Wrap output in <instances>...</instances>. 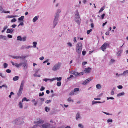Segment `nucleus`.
<instances>
[{"label":"nucleus","mask_w":128,"mask_h":128,"mask_svg":"<svg viewBox=\"0 0 128 128\" xmlns=\"http://www.w3.org/2000/svg\"><path fill=\"white\" fill-rule=\"evenodd\" d=\"M44 123V120L40 118L36 120L34 122V124H39V126L42 128H55L56 126H52L48 123L43 124Z\"/></svg>","instance_id":"obj_1"},{"label":"nucleus","mask_w":128,"mask_h":128,"mask_svg":"<svg viewBox=\"0 0 128 128\" xmlns=\"http://www.w3.org/2000/svg\"><path fill=\"white\" fill-rule=\"evenodd\" d=\"M82 45L81 43L78 42L76 46V50L77 54H81L82 50Z\"/></svg>","instance_id":"obj_2"},{"label":"nucleus","mask_w":128,"mask_h":128,"mask_svg":"<svg viewBox=\"0 0 128 128\" xmlns=\"http://www.w3.org/2000/svg\"><path fill=\"white\" fill-rule=\"evenodd\" d=\"M62 65L61 62H58L54 65L52 68V70L55 71L59 70Z\"/></svg>","instance_id":"obj_3"},{"label":"nucleus","mask_w":128,"mask_h":128,"mask_svg":"<svg viewBox=\"0 0 128 128\" xmlns=\"http://www.w3.org/2000/svg\"><path fill=\"white\" fill-rule=\"evenodd\" d=\"M75 21L78 24H80V18L79 15V14L78 12H77L75 15Z\"/></svg>","instance_id":"obj_4"},{"label":"nucleus","mask_w":128,"mask_h":128,"mask_svg":"<svg viewBox=\"0 0 128 128\" xmlns=\"http://www.w3.org/2000/svg\"><path fill=\"white\" fill-rule=\"evenodd\" d=\"M58 17L54 16V18L53 22V25L54 27L58 24Z\"/></svg>","instance_id":"obj_5"},{"label":"nucleus","mask_w":128,"mask_h":128,"mask_svg":"<svg viewBox=\"0 0 128 128\" xmlns=\"http://www.w3.org/2000/svg\"><path fill=\"white\" fill-rule=\"evenodd\" d=\"M109 46L108 44L105 42L101 47V49L102 51H104L106 49V47Z\"/></svg>","instance_id":"obj_6"},{"label":"nucleus","mask_w":128,"mask_h":128,"mask_svg":"<svg viewBox=\"0 0 128 128\" xmlns=\"http://www.w3.org/2000/svg\"><path fill=\"white\" fill-rule=\"evenodd\" d=\"M61 10L60 9L58 8L56 10L54 16L59 17L60 13L61 12Z\"/></svg>","instance_id":"obj_7"},{"label":"nucleus","mask_w":128,"mask_h":128,"mask_svg":"<svg viewBox=\"0 0 128 128\" xmlns=\"http://www.w3.org/2000/svg\"><path fill=\"white\" fill-rule=\"evenodd\" d=\"M91 68L88 67L87 68H86L84 70V72L86 73H89L91 72Z\"/></svg>","instance_id":"obj_8"},{"label":"nucleus","mask_w":128,"mask_h":128,"mask_svg":"<svg viewBox=\"0 0 128 128\" xmlns=\"http://www.w3.org/2000/svg\"><path fill=\"white\" fill-rule=\"evenodd\" d=\"M22 63H23V67H24V69H26L27 68V64L26 62V61H24V62H21Z\"/></svg>","instance_id":"obj_9"},{"label":"nucleus","mask_w":128,"mask_h":128,"mask_svg":"<svg viewBox=\"0 0 128 128\" xmlns=\"http://www.w3.org/2000/svg\"><path fill=\"white\" fill-rule=\"evenodd\" d=\"M81 118L80 116V114L79 112H78L76 115V120H78V119H80Z\"/></svg>","instance_id":"obj_10"},{"label":"nucleus","mask_w":128,"mask_h":128,"mask_svg":"<svg viewBox=\"0 0 128 128\" xmlns=\"http://www.w3.org/2000/svg\"><path fill=\"white\" fill-rule=\"evenodd\" d=\"M20 124H22L24 122V119L22 118H17Z\"/></svg>","instance_id":"obj_11"},{"label":"nucleus","mask_w":128,"mask_h":128,"mask_svg":"<svg viewBox=\"0 0 128 128\" xmlns=\"http://www.w3.org/2000/svg\"><path fill=\"white\" fill-rule=\"evenodd\" d=\"M12 123L14 125H17L20 124L17 118L13 121L12 122Z\"/></svg>","instance_id":"obj_12"},{"label":"nucleus","mask_w":128,"mask_h":128,"mask_svg":"<svg viewBox=\"0 0 128 128\" xmlns=\"http://www.w3.org/2000/svg\"><path fill=\"white\" fill-rule=\"evenodd\" d=\"M91 80H92L90 78H88V79H86V80L82 82V84H85L91 81Z\"/></svg>","instance_id":"obj_13"},{"label":"nucleus","mask_w":128,"mask_h":128,"mask_svg":"<svg viewBox=\"0 0 128 128\" xmlns=\"http://www.w3.org/2000/svg\"><path fill=\"white\" fill-rule=\"evenodd\" d=\"M23 89V88L20 87L17 94L18 96H20L21 94L22 91Z\"/></svg>","instance_id":"obj_14"},{"label":"nucleus","mask_w":128,"mask_h":128,"mask_svg":"<svg viewBox=\"0 0 128 128\" xmlns=\"http://www.w3.org/2000/svg\"><path fill=\"white\" fill-rule=\"evenodd\" d=\"M105 102V101H104L103 102H99V101H96L94 100H93L92 102V105H93L94 104H96L97 103H104V102Z\"/></svg>","instance_id":"obj_15"},{"label":"nucleus","mask_w":128,"mask_h":128,"mask_svg":"<svg viewBox=\"0 0 128 128\" xmlns=\"http://www.w3.org/2000/svg\"><path fill=\"white\" fill-rule=\"evenodd\" d=\"M7 39V38L6 36L0 35V39H2L4 40H6Z\"/></svg>","instance_id":"obj_16"},{"label":"nucleus","mask_w":128,"mask_h":128,"mask_svg":"<svg viewBox=\"0 0 128 128\" xmlns=\"http://www.w3.org/2000/svg\"><path fill=\"white\" fill-rule=\"evenodd\" d=\"M122 50H120L119 51L117 52L116 54V56H120V54L122 52Z\"/></svg>","instance_id":"obj_17"},{"label":"nucleus","mask_w":128,"mask_h":128,"mask_svg":"<svg viewBox=\"0 0 128 128\" xmlns=\"http://www.w3.org/2000/svg\"><path fill=\"white\" fill-rule=\"evenodd\" d=\"M14 31V29L13 28H12L11 29H10L8 28L7 30L6 33H10V32H12Z\"/></svg>","instance_id":"obj_18"},{"label":"nucleus","mask_w":128,"mask_h":128,"mask_svg":"<svg viewBox=\"0 0 128 128\" xmlns=\"http://www.w3.org/2000/svg\"><path fill=\"white\" fill-rule=\"evenodd\" d=\"M23 64V63H20L19 64H18L17 63H15V66L17 68H18L20 66H22Z\"/></svg>","instance_id":"obj_19"},{"label":"nucleus","mask_w":128,"mask_h":128,"mask_svg":"<svg viewBox=\"0 0 128 128\" xmlns=\"http://www.w3.org/2000/svg\"><path fill=\"white\" fill-rule=\"evenodd\" d=\"M122 74L124 76H126V75L128 74V70L124 71Z\"/></svg>","instance_id":"obj_20"},{"label":"nucleus","mask_w":128,"mask_h":128,"mask_svg":"<svg viewBox=\"0 0 128 128\" xmlns=\"http://www.w3.org/2000/svg\"><path fill=\"white\" fill-rule=\"evenodd\" d=\"M38 16H35L33 19L32 21L34 22H35L38 19Z\"/></svg>","instance_id":"obj_21"},{"label":"nucleus","mask_w":128,"mask_h":128,"mask_svg":"<svg viewBox=\"0 0 128 128\" xmlns=\"http://www.w3.org/2000/svg\"><path fill=\"white\" fill-rule=\"evenodd\" d=\"M25 83V82L24 80H23L21 82V84L20 87L23 88L24 84Z\"/></svg>","instance_id":"obj_22"},{"label":"nucleus","mask_w":128,"mask_h":128,"mask_svg":"<svg viewBox=\"0 0 128 128\" xmlns=\"http://www.w3.org/2000/svg\"><path fill=\"white\" fill-rule=\"evenodd\" d=\"M124 92H122L118 94L117 96L118 97H120L121 96L124 95Z\"/></svg>","instance_id":"obj_23"},{"label":"nucleus","mask_w":128,"mask_h":128,"mask_svg":"<svg viewBox=\"0 0 128 128\" xmlns=\"http://www.w3.org/2000/svg\"><path fill=\"white\" fill-rule=\"evenodd\" d=\"M73 77V76L72 75H71L70 76L68 77L67 79L66 80V82H68V80H70L72 79V78Z\"/></svg>","instance_id":"obj_24"},{"label":"nucleus","mask_w":128,"mask_h":128,"mask_svg":"<svg viewBox=\"0 0 128 128\" xmlns=\"http://www.w3.org/2000/svg\"><path fill=\"white\" fill-rule=\"evenodd\" d=\"M96 88L97 89H100L101 88V85L99 84H96Z\"/></svg>","instance_id":"obj_25"},{"label":"nucleus","mask_w":128,"mask_h":128,"mask_svg":"<svg viewBox=\"0 0 128 128\" xmlns=\"http://www.w3.org/2000/svg\"><path fill=\"white\" fill-rule=\"evenodd\" d=\"M19 77L18 76H16L14 77L13 78V80L14 81H16L18 79Z\"/></svg>","instance_id":"obj_26"},{"label":"nucleus","mask_w":128,"mask_h":128,"mask_svg":"<svg viewBox=\"0 0 128 128\" xmlns=\"http://www.w3.org/2000/svg\"><path fill=\"white\" fill-rule=\"evenodd\" d=\"M17 16L16 15H11V16H7L6 17V18H13L16 17Z\"/></svg>","instance_id":"obj_27"},{"label":"nucleus","mask_w":128,"mask_h":128,"mask_svg":"<svg viewBox=\"0 0 128 128\" xmlns=\"http://www.w3.org/2000/svg\"><path fill=\"white\" fill-rule=\"evenodd\" d=\"M26 57L25 56H24V55H22V56H19V59L20 58V59H23L24 58H25Z\"/></svg>","instance_id":"obj_28"},{"label":"nucleus","mask_w":128,"mask_h":128,"mask_svg":"<svg viewBox=\"0 0 128 128\" xmlns=\"http://www.w3.org/2000/svg\"><path fill=\"white\" fill-rule=\"evenodd\" d=\"M18 106L20 108H23L22 104L21 102H20L19 103Z\"/></svg>","instance_id":"obj_29"},{"label":"nucleus","mask_w":128,"mask_h":128,"mask_svg":"<svg viewBox=\"0 0 128 128\" xmlns=\"http://www.w3.org/2000/svg\"><path fill=\"white\" fill-rule=\"evenodd\" d=\"M17 39L18 40L21 41L22 40V38L20 36H18L17 37Z\"/></svg>","instance_id":"obj_30"},{"label":"nucleus","mask_w":128,"mask_h":128,"mask_svg":"<svg viewBox=\"0 0 128 128\" xmlns=\"http://www.w3.org/2000/svg\"><path fill=\"white\" fill-rule=\"evenodd\" d=\"M104 8H105V7L104 6H103L101 8H100V10L99 11L98 13H100V12H102V11H103L104 10Z\"/></svg>","instance_id":"obj_31"},{"label":"nucleus","mask_w":128,"mask_h":128,"mask_svg":"<svg viewBox=\"0 0 128 128\" xmlns=\"http://www.w3.org/2000/svg\"><path fill=\"white\" fill-rule=\"evenodd\" d=\"M32 102L34 103V105L35 106H36V102L35 99H33L32 100Z\"/></svg>","instance_id":"obj_32"},{"label":"nucleus","mask_w":128,"mask_h":128,"mask_svg":"<svg viewBox=\"0 0 128 128\" xmlns=\"http://www.w3.org/2000/svg\"><path fill=\"white\" fill-rule=\"evenodd\" d=\"M33 46H23L22 47H23V49H26V48H30L32 47Z\"/></svg>","instance_id":"obj_33"},{"label":"nucleus","mask_w":128,"mask_h":128,"mask_svg":"<svg viewBox=\"0 0 128 128\" xmlns=\"http://www.w3.org/2000/svg\"><path fill=\"white\" fill-rule=\"evenodd\" d=\"M45 110L46 112H48L50 110V109L49 108L46 107L45 108Z\"/></svg>","instance_id":"obj_34"},{"label":"nucleus","mask_w":128,"mask_h":128,"mask_svg":"<svg viewBox=\"0 0 128 128\" xmlns=\"http://www.w3.org/2000/svg\"><path fill=\"white\" fill-rule=\"evenodd\" d=\"M78 126L80 128H84V126L81 124H78Z\"/></svg>","instance_id":"obj_35"},{"label":"nucleus","mask_w":128,"mask_h":128,"mask_svg":"<svg viewBox=\"0 0 128 128\" xmlns=\"http://www.w3.org/2000/svg\"><path fill=\"white\" fill-rule=\"evenodd\" d=\"M4 12V11L2 7L1 6H0V12L1 13H3Z\"/></svg>","instance_id":"obj_36"},{"label":"nucleus","mask_w":128,"mask_h":128,"mask_svg":"<svg viewBox=\"0 0 128 128\" xmlns=\"http://www.w3.org/2000/svg\"><path fill=\"white\" fill-rule=\"evenodd\" d=\"M24 16H22L21 17L19 18H18V20H23L24 19Z\"/></svg>","instance_id":"obj_37"},{"label":"nucleus","mask_w":128,"mask_h":128,"mask_svg":"<svg viewBox=\"0 0 128 128\" xmlns=\"http://www.w3.org/2000/svg\"><path fill=\"white\" fill-rule=\"evenodd\" d=\"M56 80L58 81H60L62 80V78L61 77L59 78H55Z\"/></svg>","instance_id":"obj_38"},{"label":"nucleus","mask_w":128,"mask_h":128,"mask_svg":"<svg viewBox=\"0 0 128 128\" xmlns=\"http://www.w3.org/2000/svg\"><path fill=\"white\" fill-rule=\"evenodd\" d=\"M68 102H74L73 100H72L71 98L70 97L68 98Z\"/></svg>","instance_id":"obj_39"},{"label":"nucleus","mask_w":128,"mask_h":128,"mask_svg":"<svg viewBox=\"0 0 128 128\" xmlns=\"http://www.w3.org/2000/svg\"><path fill=\"white\" fill-rule=\"evenodd\" d=\"M12 58L14 59H19V56H12Z\"/></svg>","instance_id":"obj_40"},{"label":"nucleus","mask_w":128,"mask_h":128,"mask_svg":"<svg viewBox=\"0 0 128 128\" xmlns=\"http://www.w3.org/2000/svg\"><path fill=\"white\" fill-rule=\"evenodd\" d=\"M61 82H58L57 83V85L58 86H60L61 85Z\"/></svg>","instance_id":"obj_41"},{"label":"nucleus","mask_w":128,"mask_h":128,"mask_svg":"<svg viewBox=\"0 0 128 128\" xmlns=\"http://www.w3.org/2000/svg\"><path fill=\"white\" fill-rule=\"evenodd\" d=\"M33 46L35 48L36 46V44H37V42H33Z\"/></svg>","instance_id":"obj_42"},{"label":"nucleus","mask_w":128,"mask_h":128,"mask_svg":"<svg viewBox=\"0 0 128 128\" xmlns=\"http://www.w3.org/2000/svg\"><path fill=\"white\" fill-rule=\"evenodd\" d=\"M72 74H73L74 75L76 76L78 75V73L76 72H74L72 73Z\"/></svg>","instance_id":"obj_43"},{"label":"nucleus","mask_w":128,"mask_h":128,"mask_svg":"<svg viewBox=\"0 0 128 128\" xmlns=\"http://www.w3.org/2000/svg\"><path fill=\"white\" fill-rule=\"evenodd\" d=\"M35 124L32 127L33 128H37L38 126H39V124Z\"/></svg>","instance_id":"obj_44"},{"label":"nucleus","mask_w":128,"mask_h":128,"mask_svg":"<svg viewBox=\"0 0 128 128\" xmlns=\"http://www.w3.org/2000/svg\"><path fill=\"white\" fill-rule=\"evenodd\" d=\"M92 31V29H90V30H88L87 31V33L88 34H89L90 32H91Z\"/></svg>","instance_id":"obj_45"},{"label":"nucleus","mask_w":128,"mask_h":128,"mask_svg":"<svg viewBox=\"0 0 128 128\" xmlns=\"http://www.w3.org/2000/svg\"><path fill=\"white\" fill-rule=\"evenodd\" d=\"M16 19L15 18H14L11 20V22H16Z\"/></svg>","instance_id":"obj_46"},{"label":"nucleus","mask_w":128,"mask_h":128,"mask_svg":"<svg viewBox=\"0 0 128 128\" xmlns=\"http://www.w3.org/2000/svg\"><path fill=\"white\" fill-rule=\"evenodd\" d=\"M8 64L6 63H4V68H6L8 66Z\"/></svg>","instance_id":"obj_47"},{"label":"nucleus","mask_w":128,"mask_h":128,"mask_svg":"<svg viewBox=\"0 0 128 128\" xmlns=\"http://www.w3.org/2000/svg\"><path fill=\"white\" fill-rule=\"evenodd\" d=\"M51 102V100H46L45 102L46 103L48 104L49 103H50Z\"/></svg>","instance_id":"obj_48"},{"label":"nucleus","mask_w":128,"mask_h":128,"mask_svg":"<svg viewBox=\"0 0 128 128\" xmlns=\"http://www.w3.org/2000/svg\"><path fill=\"white\" fill-rule=\"evenodd\" d=\"M79 90V88H75L74 89V92H76L77 91H78Z\"/></svg>","instance_id":"obj_49"},{"label":"nucleus","mask_w":128,"mask_h":128,"mask_svg":"<svg viewBox=\"0 0 128 128\" xmlns=\"http://www.w3.org/2000/svg\"><path fill=\"white\" fill-rule=\"evenodd\" d=\"M103 112V113H104V114H105L106 115H112V114H109V113L106 112Z\"/></svg>","instance_id":"obj_50"},{"label":"nucleus","mask_w":128,"mask_h":128,"mask_svg":"<svg viewBox=\"0 0 128 128\" xmlns=\"http://www.w3.org/2000/svg\"><path fill=\"white\" fill-rule=\"evenodd\" d=\"M74 91H72L69 94L71 95H73L74 94Z\"/></svg>","instance_id":"obj_51"},{"label":"nucleus","mask_w":128,"mask_h":128,"mask_svg":"<svg viewBox=\"0 0 128 128\" xmlns=\"http://www.w3.org/2000/svg\"><path fill=\"white\" fill-rule=\"evenodd\" d=\"M112 122V120L111 119H108L107 120V122Z\"/></svg>","instance_id":"obj_52"},{"label":"nucleus","mask_w":128,"mask_h":128,"mask_svg":"<svg viewBox=\"0 0 128 128\" xmlns=\"http://www.w3.org/2000/svg\"><path fill=\"white\" fill-rule=\"evenodd\" d=\"M105 14L104 13L101 15V18H102V19H103L104 18V17L105 16Z\"/></svg>","instance_id":"obj_53"},{"label":"nucleus","mask_w":128,"mask_h":128,"mask_svg":"<svg viewBox=\"0 0 128 128\" xmlns=\"http://www.w3.org/2000/svg\"><path fill=\"white\" fill-rule=\"evenodd\" d=\"M44 93L43 92H42V93H39V96H42L44 95Z\"/></svg>","instance_id":"obj_54"},{"label":"nucleus","mask_w":128,"mask_h":128,"mask_svg":"<svg viewBox=\"0 0 128 128\" xmlns=\"http://www.w3.org/2000/svg\"><path fill=\"white\" fill-rule=\"evenodd\" d=\"M11 71V70L9 69H7L6 70V72L8 73H10Z\"/></svg>","instance_id":"obj_55"},{"label":"nucleus","mask_w":128,"mask_h":128,"mask_svg":"<svg viewBox=\"0 0 128 128\" xmlns=\"http://www.w3.org/2000/svg\"><path fill=\"white\" fill-rule=\"evenodd\" d=\"M49 79L48 78H44L43 79V80L45 81V82H47L48 80H49Z\"/></svg>","instance_id":"obj_56"},{"label":"nucleus","mask_w":128,"mask_h":128,"mask_svg":"<svg viewBox=\"0 0 128 128\" xmlns=\"http://www.w3.org/2000/svg\"><path fill=\"white\" fill-rule=\"evenodd\" d=\"M107 99V100H109L110 99H111V100H113L114 99V98L113 97H107L106 98Z\"/></svg>","instance_id":"obj_57"},{"label":"nucleus","mask_w":128,"mask_h":128,"mask_svg":"<svg viewBox=\"0 0 128 128\" xmlns=\"http://www.w3.org/2000/svg\"><path fill=\"white\" fill-rule=\"evenodd\" d=\"M117 87L119 89H122V85H119Z\"/></svg>","instance_id":"obj_58"},{"label":"nucleus","mask_w":128,"mask_h":128,"mask_svg":"<svg viewBox=\"0 0 128 128\" xmlns=\"http://www.w3.org/2000/svg\"><path fill=\"white\" fill-rule=\"evenodd\" d=\"M26 36H24L22 38V40L23 41H25L26 40Z\"/></svg>","instance_id":"obj_59"},{"label":"nucleus","mask_w":128,"mask_h":128,"mask_svg":"<svg viewBox=\"0 0 128 128\" xmlns=\"http://www.w3.org/2000/svg\"><path fill=\"white\" fill-rule=\"evenodd\" d=\"M0 76H1L3 78H5L6 77V76H3L1 73H0Z\"/></svg>","instance_id":"obj_60"},{"label":"nucleus","mask_w":128,"mask_h":128,"mask_svg":"<svg viewBox=\"0 0 128 128\" xmlns=\"http://www.w3.org/2000/svg\"><path fill=\"white\" fill-rule=\"evenodd\" d=\"M45 89V88L43 86H42L41 87V88L40 89V91H42L44 90Z\"/></svg>","instance_id":"obj_61"},{"label":"nucleus","mask_w":128,"mask_h":128,"mask_svg":"<svg viewBox=\"0 0 128 128\" xmlns=\"http://www.w3.org/2000/svg\"><path fill=\"white\" fill-rule=\"evenodd\" d=\"M26 97H24V98H23V99H22V102H23V101H26Z\"/></svg>","instance_id":"obj_62"},{"label":"nucleus","mask_w":128,"mask_h":128,"mask_svg":"<svg viewBox=\"0 0 128 128\" xmlns=\"http://www.w3.org/2000/svg\"><path fill=\"white\" fill-rule=\"evenodd\" d=\"M7 36L9 38H12V35L10 34H8Z\"/></svg>","instance_id":"obj_63"},{"label":"nucleus","mask_w":128,"mask_h":128,"mask_svg":"<svg viewBox=\"0 0 128 128\" xmlns=\"http://www.w3.org/2000/svg\"><path fill=\"white\" fill-rule=\"evenodd\" d=\"M67 44L70 47H71L72 46V44L70 42H69Z\"/></svg>","instance_id":"obj_64"}]
</instances>
